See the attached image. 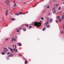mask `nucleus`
Listing matches in <instances>:
<instances>
[{
	"instance_id": "obj_1",
	"label": "nucleus",
	"mask_w": 64,
	"mask_h": 64,
	"mask_svg": "<svg viewBox=\"0 0 64 64\" xmlns=\"http://www.w3.org/2000/svg\"><path fill=\"white\" fill-rule=\"evenodd\" d=\"M42 21H40V22H33L32 24L33 25H34V26H36L38 27H40L41 25Z\"/></svg>"
},
{
	"instance_id": "obj_2",
	"label": "nucleus",
	"mask_w": 64,
	"mask_h": 64,
	"mask_svg": "<svg viewBox=\"0 0 64 64\" xmlns=\"http://www.w3.org/2000/svg\"><path fill=\"white\" fill-rule=\"evenodd\" d=\"M6 3L7 4L8 6H10V5L9 2V0H6Z\"/></svg>"
},
{
	"instance_id": "obj_3",
	"label": "nucleus",
	"mask_w": 64,
	"mask_h": 64,
	"mask_svg": "<svg viewBox=\"0 0 64 64\" xmlns=\"http://www.w3.org/2000/svg\"><path fill=\"white\" fill-rule=\"evenodd\" d=\"M20 14H24L22 13H21V12H20V13H19L18 14H17V13H15V15H16L17 16H18V15H20Z\"/></svg>"
},
{
	"instance_id": "obj_4",
	"label": "nucleus",
	"mask_w": 64,
	"mask_h": 64,
	"mask_svg": "<svg viewBox=\"0 0 64 64\" xmlns=\"http://www.w3.org/2000/svg\"><path fill=\"white\" fill-rule=\"evenodd\" d=\"M14 41H16V39H14V37H13L12 39V42H14Z\"/></svg>"
},
{
	"instance_id": "obj_5",
	"label": "nucleus",
	"mask_w": 64,
	"mask_h": 64,
	"mask_svg": "<svg viewBox=\"0 0 64 64\" xmlns=\"http://www.w3.org/2000/svg\"><path fill=\"white\" fill-rule=\"evenodd\" d=\"M8 49H10V50L12 52H14V51L13 50V49H12L11 48H9V47H8Z\"/></svg>"
},
{
	"instance_id": "obj_6",
	"label": "nucleus",
	"mask_w": 64,
	"mask_h": 64,
	"mask_svg": "<svg viewBox=\"0 0 64 64\" xmlns=\"http://www.w3.org/2000/svg\"><path fill=\"white\" fill-rule=\"evenodd\" d=\"M18 44L19 45V46H22V44L20 43H18Z\"/></svg>"
},
{
	"instance_id": "obj_7",
	"label": "nucleus",
	"mask_w": 64,
	"mask_h": 64,
	"mask_svg": "<svg viewBox=\"0 0 64 64\" xmlns=\"http://www.w3.org/2000/svg\"><path fill=\"white\" fill-rule=\"evenodd\" d=\"M13 56V54H11L8 56V57H12Z\"/></svg>"
},
{
	"instance_id": "obj_8",
	"label": "nucleus",
	"mask_w": 64,
	"mask_h": 64,
	"mask_svg": "<svg viewBox=\"0 0 64 64\" xmlns=\"http://www.w3.org/2000/svg\"><path fill=\"white\" fill-rule=\"evenodd\" d=\"M52 21H53V20L51 18L50 20V22H52Z\"/></svg>"
},
{
	"instance_id": "obj_9",
	"label": "nucleus",
	"mask_w": 64,
	"mask_h": 64,
	"mask_svg": "<svg viewBox=\"0 0 64 64\" xmlns=\"http://www.w3.org/2000/svg\"><path fill=\"white\" fill-rule=\"evenodd\" d=\"M49 22H48V21H47L46 23L45 24V25H46L47 24H49Z\"/></svg>"
},
{
	"instance_id": "obj_10",
	"label": "nucleus",
	"mask_w": 64,
	"mask_h": 64,
	"mask_svg": "<svg viewBox=\"0 0 64 64\" xmlns=\"http://www.w3.org/2000/svg\"><path fill=\"white\" fill-rule=\"evenodd\" d=\"M56 18L58 19H59L60 18V16H57L56 17Z\"/></svg>"
},
{
	"instance_id": "obj_11",
	"label": "nucleus",
	"mask_w": 64,
	"mask_h": 64,
	"mask_svg": "<svg viewBox=\"0 0 64 64\" xmlns=\"http://www.w3.org/2000/svg\"><path fill=\"white\" fill-rule=\"evenodd\" d=\"M23 30L24 31H26V28H23Z\"/></svg>"
},
{
	"instance_id": "obj_12",
	"label": "nucleus",
	"mask_w": 64,
	"mask_h": 64,
	"mask_svg": "<svg viewBox=\"0 0 64 64\" xmlns=\"http://www.w3.org/2000/svg\"><path fill=\"white\" fill-rule=\"evenodd\" d=\"M3 51H4V52H7V51H8V50H4Z\"/></svg>"
},
{
	"instance_id": "obj_13",
	"label": "nucleus",
	"mask_w": 64,
	"mask_h": 64,
	"mask_svg": "<svg viewBox=\"0 0 64 64\" xmlns=\"http://www.w3.org/2000/svg\"><path fill=\"white\" fill-rule=\"evenodd\" d=\"M64 18V14H63L62 16V20H63Z\"/></svg>"
},
{
	"instance_id": "obj_14",
	"label": "nucleus",
	"mask_w": 64,
	"mask_h": 64,
	"mask_svg": "<svg viewBox=\"0 0 64 64\" xmlns=\"http://www.w3.org/2000/svg\"><path fill=\"white\" fill-rule=\"evenodd\" d=\"M50 25H48L46 26V27H47V28H49V27H50Z\"/></svg>"
},
{
	"instance_id": "obj_15",
	"label": "nucleus",
	"mask_w": 64,
	"mask_h": 64,
	"mask_svg": "<svg viewBox=\"0 0 64 64\" xmlns=\"http://www.w3.org/2000/svg\"><path fill=\"white\" fill-rule=\"evenodd\" d=\"M16 4H14V6H13V7H14V8L13 9H14V6H16Z\"/></svg>"
},
{
	"instance_id": "obj_16",
	"label": "nucleus",
	"mask_w": 64,
	"mask_h": 64,
	"mask_svg": "<svg viewBox=\"0 0 64 64\" xmlns=\"http://www.w3.org/2000/svg\"><path fill=\"white\" fill-rule=\"evenodd\" d=\"M56 11V10H54L53 12V13H54V14H55Z\"/></svg>"
},
{
	"instance_id": "obj_17",
	"label": "nucleus",
	"mask_w": 64,
	"mask_h": 64,
	"mask_svg": "<svg viewBox=\"0 0 64 64\" xmlns=\"http://www.w3.org/2000/svg\"><path fill=\"white\" fill-rule=\"evenodd\" d=\"M8 11L7 10L6 12V16H7V14H8V13H8Z\"/></svg>"
},
{
	"instance_id": "obj_18",
	"label": "nucleus",
	"mask_w": 64,
	"mask_h": 64,
	"mask_svg": "<svg viewBox=\"0 0 64 64\" xmlns=\"http://www.w3.org/2000/svg\"><path fill=\"white\" fill-rule=\"evenodd\" d=\"M12 20H13V21H15V18H12Z\"/></svg>"
},
{
	"instance_id": "obj_19",
	"label": "nucleus",
	"mask_w": 64,
	"mask_h": 64,
	"mask_svg": "<svg viewBox=\"0 0 64 64\" xmlns=\"http://www.w3.org/2000/svg\"><path fill=\"white\" fill-rule=\"evenodd\" d=\"M58 5H59V4H58L57 5L55 4L54 5V6H58Z\"/></svg>"
},
{
	"instance_id": "obj_20",
	"label": "nucleus",
	"mask_w": 64,
	"mask_h": 64,
	"mask_svg": "<svg viewBox=\"0 0 64 64\" xmlns=\"http://www.w3.org/2000/svg\"><path fill=\"white\" fill-rule=\"evenodd\" d=\"M2 55H5V53H4V52H3L2 53Z\"/></svg>"
},
{
	"instance_id": "obj_21",
	"label": "nucleus",
	"mask_w": 64,
	"mask_h": 64,
	"mask_svg": "<svg viewBox=\"0 0 64 64\" xmlns=\"http://www.w3.org/2000/svg\"><path fill=\"white\" fill-rule=\"evenodd\" d=\"M45 29H46V28H44L43 29V31H44Z\"/></svg>"
},
{
	"instance_id": "obj_22",
	"label": "nucleus",
	"mask_w": 64,
	"mask_h": 64,
	"mask_svg": "<svg viewBox=\"0 0 64 64\" xmlns=\"http://www.w3.org/2000/svg\"><path fill=\"white\" fill-rule=\"evenodd\" d=\"M61 20H62V19H61V18H60L59 20V21H60V22H61Z\"/></svg>"
},
{
	"instance_id": "obj_23",
	"label": "nucleus",
	"mask_w": 64,
	"mask_h": 64,
	"mask_svg": "<svg viewBox=\"0 0 64 64\" xmlns=\"http://www.w3.org/2000/svg\"><path fill=\"white\" fill-rule=\"evenodd\" d=\"M41 19L42 20H44V18H41Z\"/></svg>"
},
{
	"instance_id": "obj_24",
	"label": "nucleus",
	"mask_w": 64,
	"mask_h": 64,
	"mask_svg": "<svg viewBox=\"0 0 64 64\" xmlns=\"http://www.w3.org/2000/svg\"><path fill=\"white\" fill-rule=\"evenodd\" d=\"M61 9V7H60L59 8L58 10H60V9Z\"/></svg>"
},
{
	"instance_id": "obj_25",
	"label": "nucleus",
	"mask_w": 64,
	"mask_h": 64,
	"mask_svg": "<svg viewBox=\"0 0 64 64\" xmlns=\"http://www.w3.org/2000/svg\"><path fill=\"white\" fill-rule=\"evenodd\" d=\"M7 54L8 55H9V54H10V52H8L7 53Z\"/></svg>"
},
{
	"instance_id": "obj_26",
	"label": "nucleus",
	"mask_w": 64,
	"mask_h": 64,
	"mask_svg": "<svg viewBox=\"0 0 64 64\" xmlns=\"http://www.w3.org/2000/svg\"><path fill=\"white\" fill-rule=\"evenodd\" d=\"M50 6H47V9H48V8H49L50 7Z\"/></svg>"
},
{
	"instance_id": "obj_27",
	"label": "nucleus",
	"mask_w": 64,
	"mask_h": 64,
	"mask_svg": "<svg viewBox=\"0 0 64 64\" xmlns=\"http://www.w3.org/2000/svg\"><path fill=\"white\" fill-rule=\"evenodd\" d=\"M56 23H58V21L57 20H56Z\"/></svg>"
},
{
	"instance_id": "obj_28",
	"label": "nucleus",
	"mask_w": 64,
	"mask_h": 64,
	"mask_svg": "<svg viewBox=\"0 0 64 64\" xmlns=\"http://www.w3.org/2000/svg\"><path fill=\"white\" fill-rule=\"evenodd\" d=\"M27 63V62L26 61H25V63H26V64Z\"/></svg>"
},
{
	"instance_id": "obj_29",
	"label": "nucleus",
	"mask_w": 64,
	"mask_h": 64,
	"mask_svg": "<svg viewBox=\"0 0 64 64\" xmlns=\"http://www.w3.org/2000/svg\"><path fill=\"white\" fill-rule=\"evenodd\" d=\"M16 50V49L14 48L13 50V51H15Z\"/></svg>"
},
{
	"instance_id": "obj_30",
	"label": "nucleus",
	"mask_w": 64,
	"mask_h": 64,
	"mask_svg": "<svg viewBox=\"0 0 64 64\" xmlns=\"http://www.w3.org/2000/svg\"><path fill=\"white\" fill-rule=\"evenodd\" d=\"M9 38H6V41H7V40H8V39Z\"/></svg>"
},
{
	"instance_id": "obj_31",
	"label": "nucleus",
	"mask_w": 64,
	"mask_h": 64,
	"mask_svg": "<svg viewBox=\"0 0 64 64\" xmlns=\"http://www.w3.org/2000/svg\"><path fill=\"white\" fill-rule=\"evenodd\" d=\"M4 49H5V50H8L7 49H6V48H4Z\"/></svg>"
},
{
	"instance_id": "obj_32",
	"label": "nucleus",
	"mask_w": 64,
	"mask_h": 64,
	"mask_svg": "<svg viewBox=\"0 0 64 64\" xmlns=\"http://www.w3.org/2000/svg\"><path fill=\"white\" fill-rule=\"evenodd\" d=\"M16 45H15V48H15V49H16Z\"/></svg>"
},
{
	"instance_id": "obj_33",
	"label": "nucleus",
	"mask_w": 64,
	"mask_h": 64,
	"mask_svg": "<svg viewBox=\"0 0 64 64\" xmlns=\"http://www.w3.org/2000/svg\"><path fill=\"white\" fill-rule=\"evenodd\" d=\"M25 25H26V26H28V24H25Z\"/></svg>"
},
{
	"instance_id": "obj_34",
	"label": "nucleus",
	"mask_w": 64,
	"mask_h": 64,
	"mask_svg": "<svg viewBox=\"0 0 64 64\" xmlns=\"http://www.w3.org/2000/svg\"><path fill=\"white\" fill-rule=\"evenodd\" d=\"M17 32H19V30H17Z\"/></svg>"
},
{
	"instance_id": "obj_35",
	"label": "nucleus",
	"mask_w": 64,
	"mask_h": 64,
	"mask_svg": "<svg viewBox=\"0 0 64 64\" xmlns=\"http://www.w3.org/2000/svg\"><path fill=\"white\" fill-rule=\"evenodd\" d=\"M50 13H48V15H50Z\"/></svg>"
},
{
	"instance_id": "obj_36",
	"label": "nucleus",
	"mask_w": 64,
	"mask_h": 64,
	"mask_svg": "<svg viewBox=\"0 0 64 64\" xmlns=\"http://www.w3.org/2000/svg\"><path fill=\"white\" fill-rule=\"evenodd\" d=\"M31 27H32V26H29V28H31Z\"/></svg>"
},
{
	"instance_id": "obj_37",
	"label": "nucleus",
	"mask_w": 64,
	"mask_h": 64,
	"mask_svg": "<svg viewBox=\"0 0 64 64\" xmlns=\"http://www.w3.org/2000/svg\"><path fill=\"white\" fill-rule=\"evenodd\" d=\"M17 50L16 49V50L15 51V52H17Z\"/></svg>"
},
{
	"instance_id": "obj_38",
	"label": "nucleus",
	"mask_w": 64,
	"mask_h": 64,
	"mask_svg": "<svg viewBox=\"0 0 64 64\" xmlns=\"http://www.w3.org/2000/svg\"><path fill=\"white\" fill-rule=\"evenodd\" d=\"M63 31H62V34H63Z\"/></svg>"
},
{
	"instance_id": "obj_39",
	"label": "nucleus",
	"mask_w": 64,
	"mask_h": 64,
	"mask_svg": "<svg viewBox=\"0 0 64 64\" xmlns=\"http://www.w3.org/2000/svg\"><path fill=\"white\" fill-rule=\"evenodd\" d=\"M7 59L8 60V59H9V58H7Z\"/></svg>"
},
{
	"instance_id": "obj_40",
	"label": "nucleus",
	"mask_w": 64,
	"mask_h": 64,
	"mask_svg": "<svg viewBox=\"0 0 64 64\" xmlns=\"http://www.w3.org/2000/svg\"><path fill=\"white\" fill-rule=\"evenodd\" d=\"M13 47H14V44H13Z\"/></svg>"
},
{
	"instance_id": "obj_41",
	"label": "nucleus",
	"mask_w": 64,
	"mask_h": 64,
	"mask_svg": "<svg viewBox=\"0 0 64 64\" xmlns=\"http://www.w3.org/2000/svg\"><path fill=\"white\" fill-rule=\"evenodd\" d=\"M23 3H24V4H26V2H24Z\"/></svg>"
},
{
	"instance_id": "obj_42",
	"label": "nucleus",
	"mask_w": 64,
	"mask_h": 64,
	"mask_svg": "<svg viewBox=\"0 0 64 64\" xmlns=\"http://www.w3.org/2000/svg\"><path fill=\"white\" fill-rule=\"evenodd\" d=\"M54 10V8H53V9H52V10Z\"/></svg>"
},
{
	"instance_id": "obj_43",
	"label": "nucleus",
	"mask_w": 64,
	"mask_h": 64,
	"mask_svg": "<svg viewBox=\"0 0 64 64\" xmlns=\"http://www.w3.org/2000/svg\"><path fill=\"white\" fill-rule=\"evenodd\" d=\"M47 19H48V20H49V18H47Z\"/></svg>"
},
{
	"instance_id": "obj_44",
	"label": "nucleus",
	"mask_w": 64,
	"mask_h": 64,
	"mask_svg": "<svg viewBox=\"0 0 64 64\" xmlns=\"http://www.w3.org/2000/svg\"><path fill=\"white\" fill-rule=\"evenodd\" d=\"M20 55H22V54L20 53Z\"/></svg>"
},
{
	"instance_id": "obj_45",
	"label": "nucleus",
	"mask_w": 64,
	"mask_h": 64,
	"mask_svg": "<svg viewBox=\"0 0 64 64\" xmlns=\"http://www.w3.org/2000/svg\"><path fill=\"white\" fill-rule=\"evenodd\" d=\"M28 12H26V13H28Z\"/></svg>"
},
{
	"instance_id": "obj_46",
	"label": "nucleus",
	"mask_w": 64,
	"mask_h": 64,
	"mask_svg": "<svg viewBox=\"0 0 64 64\" xmlns=\"http://www.w3.org/2000/svg\"><path fill=\"white\" fill-rule=\"evenodd\" d=\"M21 29V28H20L19 30H20V29Z\"/></svg>"
},
{
	"instance_id": "obj_47",
	"label": "nucleus",
	"mask_w": 64,
	"mask_h": 64,
	"mask_svg": "<svg viewBox=\"0 0 64 64\" xmlns=\"http://www.w3.org/2000/svg\"><path fill=\"white\" fill-rule=\"evenodd\" d=\"M63 4H64V2H63Z\"/></svg>"
},
{
	"instance_id": "obj_48",
	"label": "nucleus",
	"mask_w": 64,
	"mask_h": 64,
	"mask_svg": "<svg viewBox=\"0 0 64 64\" xmlns=\"http://www.w3.org/2000/svg\"><path fill=\"white\" fill-rule=\"evenodd\" d=\"M16 38H17V37H16Z\"/></svg>"
},
{
	"instance_id": "obj_49",
	"label": "nucleus",
	"mask_w": 64,
	"mask_h": 64,
	"mask_svg": "<svg viewBox=\"0 0 64 64\" xmlns=\"http://www.w3.org/2000/svg\"><path fill=\"white\" fill-rule=\"evenodd\" d=\"M37 5V4H36V6Z\"/></svg>"
}]
</instances>
